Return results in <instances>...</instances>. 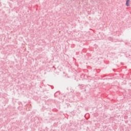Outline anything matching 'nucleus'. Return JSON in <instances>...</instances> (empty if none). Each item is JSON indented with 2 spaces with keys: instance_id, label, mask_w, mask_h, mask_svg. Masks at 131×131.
Instances as JSON below:
<instances>
[{
  "instance_id": "1",
  "label": "nucleus",
  "mask_w": 131,
  "mask_h": 131,
  "mask_svg": "<svg viewBox=\"0 0 131 131\" xmlns=\"http://www.w3.org/2000/svg\"><path fill=\"white\" fill-rule=\"evenodd\" d=\"M126 5L127 7H128V6H129V0H127Z\"/></svg>"
}]
</instances>
